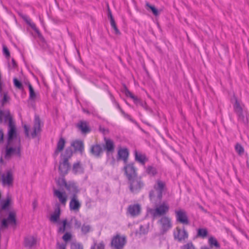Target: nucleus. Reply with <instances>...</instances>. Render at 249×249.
<instances>
[{"label": "nucleus", "instance_id": "obj_20", "mask_svg": "<svg viewBox=\"0 0 249 249\" xmlns=\"http://www.w3.org/2000/svg\"><path fill=\"white\" fill-rule=\"evenodd\" d=\"M107 17L108 18L110 19L111 26L114 29L115 34L117 35L120 34V32L117 27L115 21L112 16L111 11L108 6H107Z\"/></svg>", "mask_w": 249, "mask_h": 249}, {"label": "nucleus", "instance_id": "obj_37", "mask_svg": "<svg viewBox=\"0 0 249 249\" xmlns=\"http://www.w3.org/2000/svg\"><path fill=\"white\" fill-rule=\"evenodd\" d=\"M16 151V148H14L13 147H10L8 148L7 146L6 153L5 155V159H9L11 157V155L13 154Z\"/></svg>", "mask_w": 249, "mask_h": 249}, {"label": "nucleus", "instance_id": "obj_42", "mask_svg": "<svg viewBox=\"0 0 249 249\" xmlns=\"http://www.w3.org/2000/svg\"><path fill=\"white\" fill-rule=\"evenodd\" d=\"M235 148L236 152L238 153V154L241 155L243 154L244 152V149L241 144L237 143L235 146Z\"/></svg>", "mask_w": 249, "mask_h": 249}, {"label": "nucleus", "instance_id": "obj_3", "mask_svg": "<svg viewBox=\"0 0 249 249\" xmlns=\"http://www.w3.org/2000/svg\"><path fill=\"white\" fill-rule=\"evenodd\" d=\"M0 111H2V115L1 117V121L0 122V124L2 123L3 118H4V121H8V145H10L11 141L13 139L14 137L16 136V130L15 122L13 120L12 116L10 114L9 110H6L4 112L2 110L0 109Z\"/></svg>", "mask_w": 249, "mask_h": 249}, {"label": "nucleus", "instance_id": "obj_28", "mask_svg": "<svg viewBox=\"0 0 249 249\" xmlns=\"http://www.w3.org/2000/svg\"><path fill=\"white\" fill-rule=\"evenodd\" d=\"M65 145V140L63 138H60L57 143V147L54 152V156H57L59 153L64 148Z\"/></svg>", "mask_w": 249, "mask_h": 249}, {"label": "nucleus", "instance_id": "obj_21", "mask_svg": "<svg viewBox=\"0 0 249 249\" xmlns=\"http://www.w3.org/2000/svg\"><path fill=\"white\" fill-rule=\"evenodd\" d=\"M76 126L83 133H88L90 130L88 122L85 121H80Z\"/></svg>", "mask_w": 249, "mask_h": 249}, {"label": "nucleus", "instance_id": "obj_58", "mask_svg": "<svg viewBox=\"0 0 249 249\" xmlns=\"http://www.w3.org/2000/svg\"><path fill=\"white\" fill-rule=\"evenodd\" d=\"M0 162H1V163H3V160H2V158H1V159H0Z\"/></svg>", "mask_w": 249, "mask_h": 249}, {"label": "nucleus", "instance_id": "obj_14", "mask_svg": "<svg viewBox=\"0 0 249 249\" xmlns=\"http://www.w3.org/2000/svg\"><path fill=\"white\" fill-rule=\"evenodd\" d=\"M60 214L61 211L60 208V205L59 204H57L53 213L50 215L49 218L50 221L53 223L57 224L59 221H60L59 220Z\"/></svg>", "mask_w": 249, "mask_h": 249}, {"label": "nucleus", "instance_id": "obj_51", "mask_svg": "<svg viewBox=\"0 0 249 249\" xmlns=\"http://www.w3.org/2000/svg\"><path fill=\"white\" fill-rule=\"evenodd\" d=\"M24 131H25V135L27 137H29V127L26 125H24Z\"/></svg>", "mask_w": 249, "mask_h": 249}, {"label": "nucleus", "instance_id": "obj_26", "mask_svg": "<svg viewBox=\"0 0 249 249\" xmlns=\"http://www.w3.org/2000/svg\"><path fill=\"white\" fill-rule=\"evenodd\" d=\"M102 152L103 149L100 144H95L91 147L90 152L95 156H99Z\"/></svg>", "mask_w": 249, "mask_h": 249}, {"label": "nucleus", "instance_id": "obj_19", "mask_svg": "<svg viewBox=\"0 0 249 249\" xmlns=\"http://www.w3.org/2000/svg\"><path fill=\"white\" fill-rule=\"evenodd\" d=\"M36 238L33 236L29 235L24 238V244L26 248H32L36 245Z\"/></svg>", "mask_w": 249, "mask_h": 249}, {"label": "nucleus", "instance_id": "obj_10", "mask_svg": "<svg viewBox=\"0 0 249 249\" xmlns=\"http://www.w3.org/2000/svg\"><path fill=\"white\" fill-rule=\"evenodd\" d=\"M15 226L16 225V213L15 212H10L8 217L3 219L1 222V227H7L8 225Z\"/></svg>", "mask_w": 249, "mask_h": 249}, {"label": "nucleus", "instance_id": "obj_6", "mask_svg": "<svg viewBox=\"0 0 249 249\" xmlns=\"http://www.w3.org/2000/svg\"><path fill=\"white\" fill-rule=\"evenodd\" d=\"M125 243L126 238L125 237L117 235L112 238L111 246L114 249H121L124 247Z\"/></svg>", "mask_w": 249, "mask_h": 249}, {"label": "nucleus", "instance_id": "obj_39", "mask_svg": "<svg viewBox=\"0 0 249 249\" xmlns=\"http://www.w3.org/2000/svg\"><path fill=\"white\" fill-rule=\"evenodd\" d=\"M105 245L103 242L99 243H94L93 246H91L90 249H104Z\"/></svg>", "mask_w": 249, "mask_h": 249}, {"label": "nucleus", "instance_id": "obj_1", "mask_svg": "<svg viewBox=\"0 0 249 249\" xmlns=\"http://www.w3.org/2000/svg\"><path fill=\"white\" fill-rule=\"evenodd\" d=\"M166 182L160 179L156 180L153 189L149 193L150 201L153 203L160 201L162 198L163 194L166 191Z\"/></svg>", "mask_w": 249, "mask_h": 249}, {"label": "nucleus", "instance_id": "obj_15", "mask_svg": "<svg viewBox=\"0 0 249 249\" xmlns=\"http://www.w3.org/2000/svg\"><path fill=\"white\" fill-rule=\"evenodd\" d=\"M70 168L68 158H63L62 161H60L59 166V170L60 173L63 175L67 174Z\"/></svg>", "mask_w": 249, "mask_h": 249}, {"label": "nucleus", "instance_id": "obj_7", "mask_svg": "<svg viewBox=\"0 0 249 249\" xmlns=\"http://www.w3.org/2000/svg\"><path fill=\"white\" fill-rule=\"evenodd\" d=\"M177 220L184 225L189 224V221L186 211L183 209L175 211Z\"/></svg>", "mask_w": 249, "mask_h": 249}, {"label": "nucleus", "instance_id": "obj_12", "mask_svg": "<svg viewBox=\"0 0 249 249\" xmlns=\"http://www.w3.org/2000/svg\"><path fill=\"white\" fill-rule=\"evenodd\" d=\"M124 170L128 179L137 176L136 169L133 163L126 164L124 167Z\"/></svg>", "mask_w": 249, "mask_h": 249}, {"label": "nucleus", "instance_id": "obj_31", "mask_svg": "<svg viewBox=\"0 0 249 249\" xmlns=\"http://www.w3.org/2000/svg\"><path fill=\"white\" fill-rule=\"evenodd\" d=\"M81 231L82 234L85 235L92 231V228L89 224L85 223L81 226Z\"/></svg>", "mask_w": 249, "mask_h": 249}, {"label": "nucleus", "instance_id": "obj_45", "mask_svg": "<svg viewBox=\"0 0 249 249\" xmlns=\"http://www.w3.org/2000/svg\"><path fill=\"white\" fill-rule=\"evenodd\" d=\"M3 53L7 58L10 57V52L5 46H3Z\"/></svg>", "mask_w": 249, "mask_h": 249}, {"label": "nucleus", "instance_id": "obj_49", "mask_svg": "<svg viewBox=\"0 0 249 249\" xmlns=\"http://www.w3.org/2000/svg\"><path fill=\"white\" fill-rule=\"evenodd\" d=\"M121 113L125 118L128 119L129 120H130V121H131L132 122H134V121L132 119L131 117L129 115L125 113L124 111H122Z\"/></svg>", "mask_w": 249, "mask_h": 249}, {"label": "nucleus", "instance_id": "obj_55", "mask_svg": "<svg viewBox=\"0 0 249 249\" xmlns=\"http://www.w3.org/2000/svg\"><path fill=\"white\" fill-rule=\"evenodd\" d=\"M58 249H66V246L64 244L59 245Z\"/></svg>", "mask_w": 249, "mask_h": 249}, {"label": "nucleus", "instance_id": "obj_9", "mask_svg": "<svg viewBox=\"0 0 249 249\" xmlns=\"http://www.w3.org/2000/svg\"><path fill=\"white\" fill-rule=\"evenodd\" d=\"M81 206V204L78 199L77 196L76 195H73L71 197L69 203L70 211L77 213L79 211Z\"/></svg>", "mask_w": 249, "mask_h": 249}, {"label": "nucleus", "instance_id": "obj_48", "mask_svg": "<svg viewBox=\"0 0 249 249\" xmlns=\"http://www.w3.org/2000/svg\"><path fill=\"white\" fill-rule=\"evenodd\" d=\"M10 201L8 199H7L2 204L1 206V209L5 210L6 209L9 205Z\"/></svg>", "mask_w": 249, "mask_h": 249}, {"label": "nucleus", "instance_id": "obj_60", "mask_svg": "<svg viewBox=\"0 0 249 249\" xmlns=\"http://www.w3.org/2000/svg\"><path fill=\"white\" fill-rule=\"evenodd\" d=\"M77 246H78V248H80V247H81V246H80V245H79V244H78V245H77Z\"/></svg>", "mask_w": 249, "mask_h": 249}, {"label": "nucleus", "instance_id": "obj_16", "mask_svg": "<svg viewBox=\"0 0 249 249\" xmlns=\"http://www.w3.org/2000/svg\"><path fill=\"white\" fill-rule=\"evenodd\" d=\"M57 231L58 233H64L67 228L70 227V223L68 222L67 218L62 219L57 224Z\"/></svg>", "mask_w": 249, "mask_h": 249}, {"label": "nucleus", "instance_id": "obj_17", "mask_svg": "<svg viewBox=\"0 0 249 249\" xmlns=\"http://www.w3.org/2000/svg\"><path fill=\"white\" fill-rule=\"evenodd\" d=\"M41 131L40 122L39 118L36 116L35 118L34 124L33 128V131L31 133L32 138H35L37 135Z\"/></svg>", "mask_w": 249, "mask_h": 249}, {"label": "nucleus", "instance_id": "obj_52", "mask_svg": "<svg viewBox=\"0 0 249 249\" xmlns=\"http://www.w3.org/2000/svg\"><path fill=\"white\" fill-rule=\"evenodd\" d=\"M3 133L2 130H0V143L3 142Z\"/></svg>", "mask_w": 249, "mask_h": 249}, {"label": "nucleus", "instance_id": "obj_53", "mask_svg": "<svg viewBox=\"0 0 249 249\" xmlns=\"http://www.w3.org/2000/svg\"><path fill=\"white\" fill-rule=\"evenodd\" d=\"M37 201L36 200H35L33 202V203H32V206H33V209H35L36 208V207H37Z\"/></svg>", "mask_w": 249, "mask_h": 249}, {"label": "nucleus", "instance_id": "obj_57", "mask_svg": "<svg viewBox=\"0 0 249 249\" xmlns=\"http://www.w3.org/2000/svg\"><path fill=\"white\" fill-rule=\"evenodd\" d=\"M247 166L248 168H249V163L248 162V161H247Z\"/></svg>", "mask_w": 249, "mask_h": 249}, {"label": "nucleus", "instance_id": "obj_36", "mask_svg": "<svg viewBox=\"0 0 249 249\" xmlns=\"http://www.w3.org/2000/svg\"><path fill=\"white\" fill-rule=\"evenodd\" d=\"M146 173L150 176H154L157 173V169L155 167L151 166H148L146 170Z\"/></svg>", "mask_w": 249, "mask_h": 249}, {"label": "nucleus", "instance_id": "obj_18", "mask_svg": "<svg viewBox=\"0 0 249 249\" xmlns=\"http://www.w3.org/2000/svg\"><path fill=\"white\" fill-rule=\"evenodd\" d=\"M174 237L179 241H181V240H185L187 238L188 234L185 230H182L178 228H177L176 231L174 232Z\"/></svg>", "mask_w": 249, "mask_h": 249}, {"label": "nucleus", "instance_id": "obj_4", "mask_svg": "<svg viewBox=\"0 0 249 249\" xmlns=\"http://www.w3.org/2000/svg\"><path fill=\"white\" fill-rule=\"evenodd\" d=\"M169 209V203L164 201L156 205L155 208L149 209L148 212L154 218H156L166 214Z\"/></svg>", "mask_w": 249, "mask_h": 249}, {"label": "nucleus", "instance_id": "obj_8", "mask_svg": "<svg viewBox=\"0 0 249 249\" xmlns=\"http://www.w3.org/2000/svg\"><path fill=\"white\" fill-rule=\"evenodd\" d=\"M53 195L58 199L59 202L63 206H65L68 199V195L64 190L54 189Z\"/></svg>", "mask_w": 249, "mask_h": 249}, {"label": "nucleus", "instance_id": "obj_23", "mask_svg": "<svg viewBox=\"0 0 249 249\" xmlns=\"http://www.w3.org/2000/svg\"><path fill=\"white\" fill-rule=\"evenodd\" d=\"M104 141L105 142L104 146L107 152L112 153L114 151L115 148V145L113 141L111 139L107 138H104Z\"/></svg>", "mask_w": 249, "mask_h": 249}, {"label": "nucleus", "instance_id": "obj_54", "mask_svg": "<svg viewBox=\"0 0 249 249\" xmlns=\"http://www.w3.org/2000/svg\"><path fill=\"white\" fill-rule=\"evenodd\" d=\"M24 20L25 21V22L28 24V21L29 20H32L29 17L25 16L23 18Z\"/></svg>", "mask_w": 249, "mask_h": 249}, {"label": "nucleus", "instance_id": "obj_44", "mask_svg": "<svg viewBox=\"0 0 249 249\" xmlns=\"http://www.w3.org/2000/svg\"><path fill=\"white\" fill-rule=\"evenodd\" d=\"M71 234L70 232H67L62 236V239L65 242H67L71 239Z\"/></svg>", "mask_w": 249, "mask_h": 249}, {"label": "nucleus", "instance_id": "obj_41", "mask_svg": "<svg viewBox=\"0 0 249 249\" xmlns=\"http://www.w3.org/2000/svg\"><path fill=\"white\" fill-rule=\"evenodd\" d=\"M146 5L147 7L149 8L153 12V14L157 16L159 15V13L158 10L153 5H150L149 3H146Z\"/></svg>", "mask_w": 249, "mask_h": 249}, {"label": "nucleus", "instance_id": "obj_5", "mask_svg": "<svg viewBox=\"0 0 249 249\" xmlns=\"http://www.w3.org/2000/svg\"><path fill=\"white\" fill-rule=\"evenodd\" d=\"M129 183V188L130 191L133 193L139 192L143 186V183L141 178H131L128 179Z\"/></svg>", "mask_w": 249, "mask_h": 249}, {"label": "nucleus", "instance_id": "obj_59", "mask_svg": "<svg viewBox=\"0 0 249 249\" xmlns=\"http://www.w3.org/2000/svg\"><path fill=\"white\" fill-rule=\"evenodd\" d=\"M19 150H19V148H18V154H19Z\"/></svg>", "mask_w": 249, "mask_h": 249}, {"label": "nucleus", "instance_id": "obj_22", "mask_svg": "<svg viewBox=\"0 0 249 249\" xmlns=\"http://www.w3.org/2000/svg\"><path fill=\"white\" fill-rule=\"evenodd\" d=\"M141 211V207L139 204L130 205L128 208V212L132 216L138 215Z\"/></svg>", "mask_w": 249, "mask_h": 249}, {"label": "nucleus", "instance_id": "obj_50", "mask_svg": "<svg viewBox=\"0 0 249 249\" xmlns=\"http://www.w3.org/2000/svg\"><path fill=\"white\" fill-rule=\"evenodd\" d=\"M81 226V223L80 221H78L77 219L74 220V227L75 228L78 229L80 228V227Z\"/></svg>", "mask_w": 249, "mask_h": 249}, {"label": "nucleus", "instance_id": "obj_25", "mask_svg": "<svg viewBox=\"0 0 249 249\" xmlns=\"http://www.w3.org/2000/svg\"><path fill=\"white\" fill-rule=\"evenodd\" d=\"M128 151L127 148H121L119 149L118 155L119 159H122L126 163L128 156Z\"/></svg>", "mask_w": 249, "mask_h": 249}, {"label": "nucleus", "instance_id": "obj_32", "mask_svg": "<svg viewBox=\"0 0 249 249\" xmlns=\"http://www.w3.org/2000/svg\"><path fill=\"white\" fill-rule=\"evenodd\" d=\"M0 93L1 95L2 96V98L0 100V103L2 106H4L9 101L10 97L8 95L7 92H3L2 89L1 90V91H0Z\"/></svg>", "mask_w": 249, "mask_h": 249}, {"label": "nucleus", "instance_id": "obj_38", "mask_svg": "<svg viewBox=\"0 0 249 249\" xmlns=\"http://www.w3.org/2000/svg\"><path fill=\"white\" fill-rule=\"evenodd\" d=\"M28 24L32 28L33 30L39 36H41V34L39 30L36 27L35 23L32 21V20L28 21Z\"/></svg>", "mask_w": 249, "mask_h": 249}, {"label": "nucleus", "instance_id": "obj_29", "mask_svg": "<svg viewBox=\"0 0 249 249\" xmlns=\"http://www.w3.org/2000/svg\"><path fill=\"white\" fill-rule=\"evenodd\" d=\"M135 159L136 160H137L138 161L140 162L142 165H144V164L147 160L145 155H142L141 153H139L137 152V151H135Z\"/></svg>", "mask_w": 249, "mask_h": 249}, {"label": "nucleus", "instance_id": "obj_2", "mask_svg": "<svg viewBox=\"0 0 249 249\" xmlns=\"http://www.w3.org/2000/svg\"><path fill=\"white\" fill-rule=\"evenodd\" d=\"M233 107L238 121L245 125H248L249 121V114L244 104L236 98Z\"/></svg>", "mask_w": 249, "mask_h": 249}, {"label": "nucleus", "instance_id": "obj_47", "mask_svg": "<svg viewBox=\"0 0 249 249\" xmlns=\"http://www.w3.org/2000/svg\"><path fill=\"white\" fill-rule=\"evenodd\" d=\"M182 249H195V248L192 243H188L184 245Z\"/></svg>", "mask_w": 249, "mask_h": 249}, {"label": "nucleus", "instance_id": "obj_27", "mask_svg": "<svg viewBox=\"0 0 249 249\" xmlns=\"http://www.w3.org/2000/svg\"><path fill=\"white\" fill-rule=\"evenodd\" d=\"M72 172L74 174H82L84 172V168L80 161H77L73 164Z\"/></svg>", "mask_w": 249, "mask_h": 249}, {"label": "nucleus", "instance_id": "obj_34", "mask_svg": "<svg viewBox=\"0 0 249 249\" xmlns=\"http://www.w3.org/2000/svg\"><path fill=\"white\" fill-rule=\"evenodd\" d=\"M125 94L127 96L130 97L133 99L134 102L137 104L140 103V100L136 96H135L128 89H126L125 90Z\"/></svg>", "mask_w": 249, "mask_h": 249}, {"label": "nucleus", "instance_id": "obj_56", "mask_svg": "<svg viewBox=\"0 0 249 249\" xmlns=\"http://www.w3.org/2000/svg\"><path fill=\"white\" fill-rule=\"evenodd\" d=\"M83 111H84V112H85V113H89V111L86 110V109H83Z\"/></svg>", "mask_w": 249, "mask_h": 249}, {"label": "nucleus", "instance_id": "obj_33", "mask_svg": "<svg viewBox=\"0 0 249 249\" xmlns=\"http://www.w3.org/2000/svg\"><path fill=\"white\" fill-rule=\"evenodd\" d=\"M208 235V231L206 228H200L197 230V236L204 238Z\"/></svg>", "mask_w": 249, "mask_h": 249}, {"label": "nucleus", "instance_id": "obj_46", "mask_svg": "<svg viewBox=\"0 0 249 249\" xmlns=\"http://www.w3.org/2000/svg\"><path fill=\"white\" fill-rule=\"evenodd\" d=\"M14 85L18 88L19 89H20L22 88V84L21 83V82L18 81L17 78H14Z\"/></svg>", "mask_w": 249, "mask_h": 249}, {"label": "nucleus", "instance_id": "obj_13", "mask_svg": "<svg viewBox=\"0 0 249 249\" xmlns=\"http://www.w3.org/2000/svg\"><path fill=\"white\" fill-rule=\"evenodd\" d=\"M1 181L3 186H10L12 185L13 178L12 172L8 170L5 173L3 174L1 176Z\"/></svg>", "mask_w": 249, "mask_h": 249}, {"label": "nucleus", "instance_id": "obj_43", "mask_svg": "<svg viewBox=\"0 0 249 249\" xmlns=\"http://www.w3.org/2000/svg\"><path fill=\"white\" fill-rule=\"evenodd\" d=\"M110 96L111 100L112 102L114 104V105L116 106V107L120 110V111L121 112H122V111H124L122 109V108L120 106L119 103L115 100L114 97L111 94H110Z\"/></svg>", "mask_w": 249, "mask_h": 249}, {"label": "nucleus", "instance_id": "obj_24", "mask_svg": "<svg viewBox=\"0 0 249 249\" xmlns=\"http://www.w3.org/2000/svg\"><path fill=\"white\" fill-rule=\"evenodd\" d=\"M71 146L74 148L75 151H79L82 154L84 150V143L81 141L76 140L73 141L71 143Z\"/></svg>", "mask_w": 249, "mask_h": 249}, {"label": "nucleus", "instance_id": "obj_35", "mask_svg": "<svg viewBox=\"0 0 249 249\" xmlns=\"http://www.w3.org/2000/svg\"><path fill=\"white\" fill-rule=\"evenodd\" d=\"M208 242H209V244L210 245V246H211V247L214 246L217 248H220L219 244L218 243L217 240L214 237H212V236L210 237L209 238Z\"/></svg>", "mask_w": 249, "mask_h": 249}, {"label": "nucleus", "instance_id": "obj_30", "mask_svg": "<svg viewBox=\"0 0 249 249\" xmlns=\"http://www.w3.org/2000/svg\"><path fill=\"white\" fill-rule=\"evenodd\" d=\"M28 88L29 90V99L35 102L37 97V94L35 93L32 86L30 83L28 84Z\"/></svg>", "mask_w": 249, "mask_h": 249}, {"label": "nucleus", "instance_id": "obj_11", "mask_svg": "<svg viewBox=\"0 0 249 249\" xmlns=\"http://www.w3.org/2000/svg\"><path fill=\"white\" fill-rule=\"evenodd\" d=\"M163 232H165L172 227L171 219L166 216H162L159 221Z\"/></svg>", "mask_w": 249, "mask_h": 249}, {"label": "nucleus", "instance_id": "obj_40", "mask_svg": "<svg viewBox=\"0 0 249 249\" xmlns=\"http://www.w3.org/2000/svg\"><path fill=\"white\" fill-rule=\"evenodd\" d=\"M72 155V151L70 148H67L65 151L64 155L63 156V158H68V160Z\"/></svg>", "mask_w": 249, "mask_h": 249}]
</instances>
